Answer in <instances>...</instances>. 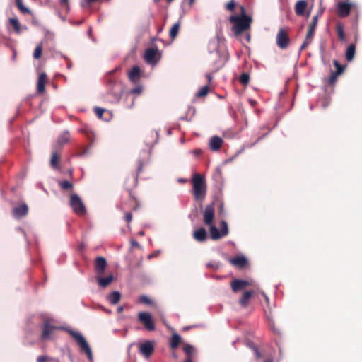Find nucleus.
Masks as SVG:
<instances>
[{"mask_svg":"<svg viewBox=\"0 0 362 362\" xmlns=\"http://www.w3.org/2000/svg\"><path fill=\"white\" fill-rule=\"evenodd\" d=\"M57 329H60L67 332L76 341V344L80 348L81 352H84L88 359L92 362L93 360L91 349L85 339V337L80 333L74 331L68 327H57L50 324L49 320H46L42 327V332L41 334V339L43 341L50 340L52 339L51 334Z\"/></svg>","mask_w":362,"mask_h":362,"instance_id":"nucleus-1","label":"nucleus"},{"mask_svg":"<svg viewBox=\"0 0 362 362\" xmlns=\"http://www.w3.org/2000/svg\"><path fill=\"white\" fill-rule=\"evenodd\" d=\"M253 286L250 281V301H255L256 299L258 300L262 305L264 310V315L267 320L269 328L273 331L274 333L279 334L280 333L279 329L275 326L274 320L272 315V310L269 305V300L267 296L263 292L259 291H255L252 287Z\"/></svg>","mask_w":362,"mask_h":362,"instance_id":"nucleus-2","label":"nucleus"},{"mask_svg":"<svg viewBox=\"0 0 362 362\" xmlns=\"http://www.w3.org/2000/svg\"><path fill=\"white\" fill-rule=\"evenodd\" d=\"M237 8L239 11L232 14L229 17V21L232 25V32L235 37H238L244 31L249 29V16L243 5H239Z\"/></svg>","mask_w":362,"mask_h":362,"instance_id":"nucleus-3","label":"nucleus"},{"mask_svg":"<svg viewBox=\"0 0 362 362\" xmlns=\"http://www.w3.org/2000/svg\"><path fill=\"white\" fill-rule=\"evenodd\" d=\"M192 183L194 199L198 202L203 201L206 195V183L204 177L199 174H194Z\"/></svg>","mask_w":362,"mask_h":362,"instance_id":"nucleus-4","label":"nucleus"},{"mask_svg":"<svg viewBox=\"0 0 362 362\" xmlns=\"http://www.w3.org/2000/svg\"><path fill=\"white\" fill-rule=\"evenodd\" d=\"M249 286V281L234 279L230 281V287L233 293L244 291L242 298L239 300L241 306L245 307L249 303V291L246 290Z\"/></svg>","mask_w":362,"mask_h":362,"instance_id":"nucleus-5","label":"nucleus"},{"mask_svg":"<svg viewBox=\"0 0 362 362\" xmlns=\"http://www.w3.org/2000/svg\"><path fill=\"white\" fill-rule=\"evenodd\" d=\"M70 206L74 212L78 215H84L86 213L85 204L77 194H71Z\"/></svg>","mask_w":362,"mask_h":362,"instance_id":"nucleus-6","label":"nucleus"},{"mask_svg":"<svg viewBox=\"0 0 362 362\" xmlns=\"http://www.w3.org/2000/svg\"><path fill=\"white\" fill-rule=\"evenodd\" d=\"M219 41L217 37H215L210 40L209 43V51L211 54L215 53L216 55L218 56L219 61L218 62V67H221L226 61V57L225 55H221L218 49Z\"/></svg>","mask_w":362,"mask_h":362,"instance_id":"nucleus-7","label":"nucleus"},{"mask_svg":"<svg viewBox=\"0 0 362 362\" xmlns=\"http://www.w3.org/2000/svg\"><path fill=\"white\" fill-rule=\"evenodd\" d=\"M138 320L144 325L148 331H153L155 329L156 327L150 313L146 312L139 313Z\"/></svg>","mask_w":362,"mask_h":362,"instance_id":"nucleus-8","label":"nucleus"},{"mask_svg":"<svg viewBox=\"0 0 362 362\" xmlns=\"http://www.w3.org/2000/svg\"><path fill=\"white\" fill-rule=\"evenodd\" d=\"M290 43V38L288 32L281 28L276 35V45L281 49H286Z\"/></svg>","mask_w":362,"mask_h":362,"instance_id":"nucleus-9","label":"nucleus"},{"mask_svg":"<svg viewBox=\"0 0 362 362\" xmlns=\"http://www.w3.org/2000/svg\"><path fill=\"white\" fill-rule=\"evenodd\" d=\"M225 259L231 265L239 269H241L246 267L248 262L247 258L244 255H238L235 257H226Z\"/></svg>","mask_w":362,"mask_h":362,"instance_id":"nucleus-10","label":"nucleus"},{"mask_svg":"<svg viewBox=\"0 0 362 362\" xmlns=\"http://www.w3.org/2000/svg\"><path fill=\"white\" fill-rule=\"evenodd\" d=\"M214 218V204L212 202L208 204L204 211V222L206 225L209 226L213 223Z\"/></svg>","mask_w":362,"mask_h":362,"instance_id":"nucleus-11","label":"nucleus"},{"mask_svg":"<svg viewBox=\"0 0 362 362\" xmlns=\"http://www.w3.org/2000/svg\"><path fill=\"white\" fill-rule=\"evenodd\" d=\"M28 212V206L25 203H23L21 205L16 206L12 210V215L16 219H20L23 216H25Z\"/></svg>","mask_w":362,"mask_h":362,"instance_id":"nucleus-12","label":"nucleus"},{"mask_svg":"<svg viewBox=\"0 0 362 362\" xmlns=\"http://www.w3.org/2000/svg\"><path fill=\"white\" fill-rule=\"evenodd\" d=\"M338 16L341 18H345L350 14L351 5L349 3L339 2L337 5Z\"/></svg>","mask_w":362,"mask_h":362,"instance_id":"nucleus-13","label":"nucleus"},{"mask_svg":"<svg viewBox=\"0 0 362 362\" xmlns=\"http://www.w3.org/2000/svg\"><path fill=\"white\" fill-rule=\"evenodd\" d=\"M107 266V261L103 257H98L95 262V269L98 274L101 275L104 273Z\"/></svg>","mask_w":362,"mask_h":362,"instance_id":"nucleus-14","label":"nucleus"},{"mask_svg":"<svg viewBox=\"0 0 362 362\" xmlns=\"http://www.w3.org/2000/svg\"><path fill=\"white\" fill-rule=\"evenodd\" d=\"M223 142V141L220 136H213L209 140V146L212 151H217L221 148Z\"/></svg>","mask_w":362,"mask_h":362,"instance_id":"nucleus-15","label":"nucleus"},{"mask_svg":"<svg viewBox=\"0 0 362 362\" xmlns=\"http://www.w3.org/2000/svg\"><path fill=\"white\" fill-rule=\"evenodd\" d=\"M153 349V345L150 341H146L140 345V351L146 358H148L151 355Z\"/></svg>","mask_w":362,"mask_h":362,"instance_id":"nucleus-16","label":"nucleus"},{"mask_svg":"<svg viewBox=\"0 0 362 362\" xmlns=\"http://www.w3.org/2000/svg\"><path fill=\"white\" fill-rule=\"evenodd\" d=\"M322 11H321L319 14L315 15L313 16L312 21L310 24L309 25V28L307 32V40L310 39L315 33V28L317 27V23H318V18L319 16L321 15Z\"/></svg>","mask_w":362,"mask_h":362,"instance_id":"nucleus-17","label":"nucleus"},{"mask_svg":"<svg viewBox=\"0 0 362 362\" xmlns=\"http://www.w3.org/2000/svg\"><path fill=\"white\" fill-rule=\"evenodd\" d=\"M129 80L133 83H136L141 77L140 68L138 66H134L129 71L128 74Z\"/></svg>","mask_w":362,"mask_h":362,"instance_id":"nucleus-18","label":"nucleus"},{"mask_svg":"<svg viewBox=\"0 0 362 362\" xmlns=\"http://www.w3.org/2000/svg\"><path fill=\"white\" fill-rule=\"evenodd\" d=\"M46 80L47 75L45 73H42L40 74L37 84V91L38 93H42L45 92Z\"/></svg>","mask_w":362,"mask_h":362,"instance_id":"nucleus-19","label":"nucleus"},{"mask_svg":"<svg viewBox=\"0 0 362 362\" xmlns=\"http://www.w3.org/2000/svg\"><path fill=\"white\" fill-rule=\"evenodd\" d=\"M307 2L304 0L298 1L295 5V12L298 16H303L307 8Z\"/></svg>","mask_w":362,"mask_h":362,"instance_id":"nucleus-20","label":"nucleus"},{"mask_svg":"<svg viewBox=\"0 0 362 362\" xmlns=\"http://www.w3.org/2000/svg\"><path fill=\"white\" fill-rule=\"evenodd\" d=\"M97 281L98 285L102 288H106L114 279L112 274H110L106 277L97 276Z\"/></svg>","mask_w":362,"mask_h":362,"instance_id":"nucleus-21","label":"nucleus"},{"mask_svg":"<svg viewBox=\"0 0 362 362\" xmlns=\"http://www.w3.org/2000/svg\"><path fill=\"white\" fill-rule=\"evenodd\" d=\"M193 237L199 242H204L207 238L206 231L204 228H200L194 232Z\"/></svg>","mask_w":362,"mask_h":362,"instance_id":"nucleus-22","label":"nucleus"},{"mask_svg":"<svg viewBox=\"0 0 362 362\" xmlns=\"http://www.w3.org/2000/svg\"><path fill=\"white\" fill-rule=\"evenodd\" d=\"M158 52V49H153V48H148L145 51L144 54V59L148 63H151L156 55V53Z\"/></svg>","mask_w":362,"mask_h":362,"instance_id":"nucleus-23","label":"nucleus"},{"mask_svg":"<svg viewBox=\"0 0 362 362\" xmlns=\"http://www.w3.org/2000/svg\"><path fill=\"white\" fill-rule=\"evenodd\" d=\"M120 298L121 293L117 291H112L107 297V300L112 305L117 304L119 301Z\"/></svg>","mask_w":362,"mask_h":362,"instance_id":"nucleus-24","label":"nucleus"},{"mask_svg":"<svg viewBox=\"0 0 362 362\" xmlns=\"http://www.w3.org/2000/svg\"><path fill=\"white\" fill-rule=\"evenodd\" d=\"M355 52H356L355 45L354 44L349 45L346 49V54H345L346 59L349 62L352 61L354 58Z\"/></svg>","mask_w":362,"mask_h":362,"instance_id":"nucleus-25","label":"nucleus"},{"mask_svg":"<svg viewBox=\"0 0 362 362\" xmlns=\"http://www.w3.org/2000/svg\"><path fill=\"white\" fill-rule=\"evenodd\" d=\"M209 232H210V236L211 238L213 240H218L221 238H223V235L220 233L219 230L214 225H209Z\"/></svg>","mask_w":362,"mask_h":362,"instance_id":"nucleus-26","label":"nucleus"},{"mask_svg":"<svg viewBox=\"0 0 362 362\" xmlns=\"http://www.w3.org/2000/svg\"><path fill=\"white\" fill-rule=\"evenodd\" d=\"M180 341H181V337L178 334H177V333L173 334L171 340H170V347L173 349L177 348Z\"/></svg>","mask_w":362,"mask_h":362,"instance_id":"nucleus-27","label":"nucleus"},{"mask_svg":"<svg viewBox=\"0 0 362 362\" xmlns=\"http://www.w3.org/2000/svg\"><path fill=\"white\" fill-rule=\"evenodd\" d=\"M250 349H252L255 354V358L256 360H259L263 358L262 351L254 344L250 342Z\"/></svg>","mask_w":362,"mask_h":362,"instance_id":"nucleus-28","label":"nucleus"},{"mask_svg":"<svg viewBox=\"0 0 362 362\" xmlns=\"http://www.w3.org/2000/svg\"><path fill=\"white\" fill-rule=\"evenodd\" d=\"M220 233L223 235V237L227 235L228 234V223L226 221L221 220L220 222Z\"/></svg>","mask_w":362,"mask_h":362,"instance_id":"nucleus-29","label":"nucleus"},{"mask_svg":"<svg viewBox=\"0 0 362 362\" xmlns=\"http://www.w3.org/2000/svg\"><path fill=\"white\" fill-rule=\"evenodd\" d=\"M58 159H59V158H58L57 152H53L52 154L51 160H50V166L53 169H57V170L59 169V167L57 163Z\"/></svg>","mask_w":362,"mask_h":362,"instance_id":"nucleus-30","label":"nucleus"},{"mask_svg":"<svg viewBox=\"0 0 362 362\" xmlns=\"http://www.w3.org/2000/svg\"><path fill=\"white\" fill-rule=\"evenodd\" d=\"M209 84L202 86L199 91L195 94L196 97L202 98L206 96L209 93Z\"/></svg>","mask_w":362,"mask_h":362,"instance_id":"nucleus-31","label":"nucleus"},{"mask_svg":"<svg viewBox=\"0 0 362 362\" xmlns=\"http://www.w3.org/2000/svg\"><path fill=\"white\" fill-rule=\"evenodd\" d=\"M69 139V132L68 131L64 132L58 139V143L60 145H63L68 142Z\"/></svg>","mask_w":362,"mask_h":362,"instance_id":"nucleus-32","label":"nucleus"},{"mask_svg":"<svg viewBox=\"0 0 362 362\" xmlns=\"http://www.w3.org/2000/svg\"><path fill=\"white\" fill-rule=\"evenodd\" d=\"M10 24L13 27L17 33H21L20 23L17 18H11L9 19Z\"/></svg>","mask_w":362,"mask_h":362,"instance_id":"nucleus-33","label":"nucleus"},{"mask_svg":"<svg viewBox=\"0 0 362 362\" xmlns=\"http://www.w3.org/2000/svg\"><path fill=\"white\" fill-rule=\"evenodd\" d=\"M337 33L338 38L341 41H344L345 40V34L344 32V27L341 23H338L337 25Z\"/></svg>","mask_w":362,"mask_h":362,"instance_id":"nucleus-34","label":"nucleus"},{"mask_svg":"<svg viewBox=\"0 0 362 362\" xmlns=\"http://www.w3.org/2000/svg\"><path fill=\"white\" fill-rule=\"evenodd\" d=\"M179 28H180V23L179 22H177L176 23H175L173 27L171 28L170 30V36L171 38H175L177 33H178V30H179Z\"/></svg>","mask_w":362,"mask_h":362,"instance_id":"nucleus-35","label":"nucleus"},{"mask_svg":"<svg viewBox=\"0 0 362 362\" xmlns=\"http://www.w3.org/2000/svg\"><path fill=\"white\" fill-rule=\"evenodd\" d=\"M238 80L240 81L241 84L246 86L249 83V73L243 72L238 78Z\"/></svg>","mask_w":362,"mask_h":362,"instance_id":"nucleus-36","label":"nucleus"},{"mask_svg":"<svg viewBox=\"0 0 362 362\" xmlns=\"http://www.w3.org/2000/svg\"><path fill=\"white\" fill-rule=\"evenodd\" d=\"M16 5L19 10L21 11V13H23V14L30 13V9L23 5L22 0H16Z\"/></svg>","mask_w":362,"mask_h":362,"instance_id":"nucleus-37","label":"nucleus"},{"mask_svg":"<svg viewBox=\"0 0 362 362\" xmlns=\"http://www.w3.org/2000/svg\"><path fill=\"white\" fill-rule=\"evenodd\" d=\"M333 64L337 69L334 72L341 75L345 69V66L341 65L339 62L336 59L333 60Z\"/></svg>","mask_w":362,"mask_h":362,"instance_id":"nucleus-38","label":"nucleus"},{"mask_svg":"<svg viewBox=\"0 0 362 362\" xmlns=\"http://www.w3.org/2000/svg\"><path fill=\"white\" fill-rule=\"evenodd\" d=\"M59 185L62 189L64 190H68L72 189L73 185L68 180H62L59 182Z\"/></svg>","mask_w":362,"mask_h":362,"instance_id":"nucleus-39","label":"nucleus"},{"mask_svg":"<svg viewBox=\"0 0 362 362\" xmlns=\"http://www.w3.org/2000/svg\"><path fill=\"white\" fill-rule=\"evenodd\" d=\"M183 351L186 354L187 357H192V354L194 351V347L190 344H186L183 346Z\"/></svg>","mask_w":362,"mask_h":362,"instance_id":"nucleus-40","label":"nucleus"},{"mask_svg":"<svg viewBox=\"0 0 362 362\" xmlns=\"http://www.w3.org/2000/svg\"><path fill=\"white\" fill-rule=\"evenodd\" d=\"M142 91H143L142 86L137 85L136 86H135L134 88L131 89V90L129 91V94L139 95V94H141L142 93Z\"/></svg>","mask_w":362,"mask_h":362,"instance_id":"nucleus-41","label":"nucleus"},{"mask_svg":"<svg viewBox=\"0 0 362 362\" xmlns=\"http://www.w3.org/2000/svg\"><path fill=\"white\" fill-rule=\"evenodd\" d=\"M340 74H337L336 72L334 71H332L331 73V75L329 78V80H328V83L329 85H334L337 80V77L339 76Z\"/></svg>","mask_w":362,"mask_h":362,"instance_id":"nucleus-42","label":"nucleus"},{"mask_svg":"<svg viewBox=\"0 0 362 362\" xmlns=\"http://www.w3.org/2000/svg\"><path fill=\"white\" fill-rule=\"evenodd\" d=\"M42 47L41 45H38L35 49V51L33 53V57L35 59H39L42 54Z\"/></svg>","mask_w":362,"mask_h":362,"instance_id":"nucleus-43","label":"nucleus"},{"mask_svg":"<svg viewBox=\"0 0 362 362\" xmlns=\"http://www.w3.org/2000/svg\"><path fill=\"white\" fill-rule=\"evenodd\" d=\"M139 302L146 305L153 304V301L146 295H142L139 297Z\"/></svg>","mask_w":362,"mask_h":362,"instance_id":"nucleus-44","label":"nucleus"},{"mask_svg":"<svg viewBox=\"0 0 362 362\" xmlns=\"http://www.w3.org/2000/svg\"><path fill=\"white\" fill-rule=\"evenodd\" d=\"M235 3L234 2V0H231L230 1H229L226 5V8L227 10L230 11H233L234 9L235 8Z\"/></svg>","mask_w":362,"mask_h":362,"instance_id":"nucleus-45","label":"nucleus"},{"mask_svg":"<svg viewBox=\"0 0 362 362\" xmlns=\"http://www.w3.org/2000/svg\"><path fill=\"white\" fill-rule=\"evenodd\" d=\"M94 111H95V115L99 118H102L103 114L105 111V109H103V108H101V107H95V109H94Z\"/></svg>","mask_w":362,"mask_h":362,"instance_id":"nucleus-46","label":"nucleus"},{"mask_svg":"<svg viewBox=\"0 0 362 362\" xmlns=\"http://www.w3.org/2000/svg\"><path fill=\"white\" fill-rule=\"evenodd\" d=\"M206 267L208 268H213V269H217L218 268V264L216 262H210L207 263Z\"/></svg>","mask_w":362,"mask_h":362,"instance_id":"nucleus-47","label":"nucleus"},{"mask_svg":"<svg viewBox=\"0 0 362 362\" xmlns=\"http://www.w3.org/2000/svg\"><path fill=\"white\" fill-rule=\"evenodd\" d=\"M90 4L88 0H81L80 1V5L83 8L88 7Z\"/></svg>","mask_w":362,"mask_h":362,"instance_id":"nucleus-48","label":"nucleus"},{"mask_svg":"<svg viewBox=\"0 0 362 362\" xmlns=\"http://www.w3.org/2000/svg\"><path fill=\"white\" fill-rule=\"evenodd\" d=\"M90 146H88L86 148H85L82 152H81L80 153H78V156H86V154L89 153H90Z\"/></svg>","mask_w":362,"mask_h":362,"instance_id":"nucleus-49","label":"nucleus"},{"mask_svg":"<svg viewBox=\"0 0 362 362\" xmlns=\"http://www.w3.org/2000/svg\"><path fill=\"white\" fill-rule=\"evenodd\" d=\"M48 358L46 356H39L37 358V362H46L47 361Z\"/></svg>","mask_w":362,"mask_h":362,"instance_id":"nucleus-50","label":"nucleus"},{"mask_svg":"<svg viewBox=\"0 0 362 362\" xmlns=\"http://www.w3.org/2000/svg\"><path fill=\"white\" fill-rule=\"evenodd\" d=\"M60 4L62 6H65L66 7L67 11L69 10V0H60Z\"/></svg>","mask_w":362,"mask_h":362,"instance_id":"nucleus-51","label":"nucleus"},{"mask_svg":"<svg viewBox=\"0 0 362 362\" xmlns=\"http://www.w3.org/2000/svg\"><path fill=\"white\" fill-rule=\"evenodd\" d=\"M124 218L127 222H130L132 219V214L130 212L126 213Z\"/></svg>","mask_w":362,"mask_h":362,"instance_id":"nucleus-52","label":"nucleus"},{"mask_svg":"<svg viewBox=\"0 0 362 362\" xmlns=\"http://www.w3.org/2000/svg\"><path fill=\"white\" fill-rule=\"evenodd\" d=\"M206 78H207V81H208V84L209 85V83L211 82L212 79H213V76L210 73H207L206 74Z\"/></svg>","mask_w":362,"mask_h":362,"instance_id":"nucleus-53","label":"nucleus"},{"mask_svg":"<svg viewBox=\"0 0 362 362\" xmlns=\"http://www.w3.org/2000/svg\"><path fill=\"white\" fill-rule=\"evenodd\" d=\"M310 40V39H308V40H307V39H306V40H305V42L303 43V45H301V47H300V49H305V48L308 46V44L310 43V40Z\"/></svg>","mask_w":362,"mask_h":362,"instance_id":"nucleus-54","label":"nucleus"},{"mask_svg":"<svg viewBox=\"0 0 362 362\" xmlns=\"http://www.w3.org/2000/svg\"><path fill=\"white\" fill-rule=\"evenodd\" d=\"M202 151L200 149H194L192 151V153L195 156H197L201 153Z\"/></svg>","mask_w":362,"mask_h":362,"instance_id":"nucleus-55","label":"nucleus"},{"mask_svg":"<svg viewBox=\"0 0 362 362\" xmlns=\"http://www.w3.org/2000/svg\"><path fill=\"white\" fill-rule=\"evenodd\" d=\"M263 362H274V361L273 357L269 356V357L266 358L263 361Z\"/></svg>","mask_w":362,"mask_h":362,"instance_id":"nucleus-56","label":"nucleus"},{"mask_svg":"<svg viewBox=\"0 0 362 362\" xmlns=\"http://www.w3.org/2000/svg\"><path fill=\"white\" fill-rule=\"evenodd\" d=\"M131 244H132V245L133 247H136V246L138 247V246H139V244L136 240H132L131 241Z\"/></svg>","mask_w":362,"mask_h":362,"instance_id":"nucleus-57","label":"nucleus"},{"mask_svg":"<svg viewBox=\"0 0 362 362\" xmlns=\"http://www.w3.org/2000/svg\"><path fill=\"white\" fill-rule=\"evenodd\" d=\"M269 130L268 128H265L264 132L262 133V135L260 138L265 136L268 133Z\"/></svg>","mask_w":362,"mask_h":362,"instance_id":"nucleus-58","label":"nucleus"},{"mask_svg":"<svg viewBox=\"0 0 362 362\" xmlns=\"http://www.w3.org/2000/svg\"><path fill=\"white\" fill-rule=\"evenodd\" d=\"M250 106H252V107H255V106H256V102L252 100H250Z\"/></svg>","mask_w":362,"mask_h":362,"instance_id":"nucleus-59","label":"nucleus"},{"mask_svg":"<svg viewBox=\"0 0 362 362\" xmlns=\"http://www.w3.org/2000/svg\"><path fill=\"white\" fill-rule=\"evenodd\" d=\"M124 310L123 306H119L117 308V313H120Z\"/></svg>","mask_w":362,"mask_h":362,"instance_id":"nucleus-60","label":"nucleus"},{"mask_svg":"<svg viewBox=\"0 0 362 362\" xmlns=\"http://www.w3.org/2000/svg\"><path fill=\"white\" fill-rule=\"evenodd\" d=\"M183 362H192V357H187V358Z\"/></svg>","mask_w":362,"mask_h":362,"instance_id":"nucleus-61","label":"nucleus"},{"mask_svg":"<svg viewBox=\"0 0 362 362\" xmlns=\"http://www.w3.org/2000/svg\"><path fill=\"white\" fill-rule=\"evenodd\" d=\"M178 182H181V183H184V182H187V180L186 179H183V178H179L178 179Z\"/></svg>","mask_w":362,"mask_h":362,"instance_id":"nucleus-62","label":"nucleus"},{"mask_svg":"<svg viewBox=\"0 0 362 362\" xmlns=\"http://www.w3.org/2000/svg\"><path fill=\"white\" fill-rule=\"evenodd\" d=\"M141 168H142V163L141 162H139V165L138 167V171L140 172L141 170Z\"/></svg>","mask_w":362,"mask_h":362,"instance_id":"nucleus-63","label":"nucleus"},{"mask_svg":"<svg viewBox=\"0 0 362 362\" xmlns=\"http://www.w3.org/2000/svg\"><path fill=\"white\" fill-rule=\"evenodd\" d=\"M245 39L247 42H249V34H246L245 36Z\"/></svg>","mask_w":362,"mask_h":362,"instance_id":"nucleus-64","label":"nucleus"}]
</instances>
